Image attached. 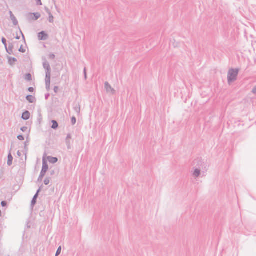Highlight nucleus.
I'll return each mask as SVG.
<instances>
[{
    "mask_svg": "<svg viewBox=\"0 0 256 256\" xmlns=\"http://www.w3.org/2000/svg\"><path fill=\"white\" fill-rule=\"evenodd\" d=\"M26 99L30 102L33 103L34 102L36 98L34 96L31 95H28L26 97Z\"/></svg>",
    "mask_w": 256,
    "mask_h": 256,
    "instance_id": "nucleus-18",
    "label": "nucleus"
},
{
    "mask_svg": "<svg viewBox=\"0 0 256 256\" xmlns=\"http://www.w3.org/2000/svg\"><path fill=\"white\" fill-rule=\"evenodd\" d=\"M238 73V70L231 68L229 70L228 74V84L234 82L237 78Z\"/></svg>",
    "mask_w": 256,
    "mask_h": 256,
    "instance_id": "nucleus-1",
    "label": "nucleus"
},
{
    "mask_svg": "<svg viewBox=\"0 0 256 256\" xmlns=\"http://www.w3.org/2000/svg\"><path fill=\"white\" fill-rule=\"evenodd\" d=\"M30 15L32 17L33 16L34 17V18H32V20H38L40 16V14L38 12L30 14Z\"/></svg>",
    "mask_w": 256,
    "mask_h": 256,
    "instance_id": "nucleus-17",
    "label": "nucleus"
},
{
    "mask_svg": "<svg viewBox=\"0 0 256 256\" xmlns=\"http://www.w3.org/2000/svg\"><path fill=\"white\" fill-rule=\"evenodd\" d=\"M58 89H59V88H58V86H55L54 87V92L56 93H58Z\"/></svg>",
    "mask_w": 256,
    "mask_h": 256,
    "instance_id": "nucleus-33",
    "label": "nucleus"
},
{
    "mask_svg": "<svg viewBox=\"0 0 256 256\" xmlns=\"http://www.w3.org/2000/svg\"><path fill=\"white\" fill-rule=\"evenodd\" d=\"M50 96V94H47L45 95V98L46 100H48V97Z\"/></svg>",
    "mask_w": 256,
    "mask_h": 256,
    "instance_id": "nucleus-40",
    "label": "nucleus"
},
{
    "mask_svg": "<svg viewBox=\"0 0 256 256\" xmlns=\"http://www.w3.org/2000/svg\"><path fill=\"white\" fill-rule=\"evenodd\" d=\"M30 118V112L26 110V112H24L22 114V118L24 120H28Z\"/></svg>",
    "mask_w": 256,
    "mask_h": 256,
    "instance_id": "nucleus-8",
    "label": "nucleus"
},
{
    "mask_svg": "<svg viewBox=\"0 0 256 256\" xmlns=\"http://www.w3.org/2000/svg\"><path fill=\"white\" fill-rule=\"evenodd\" d=\"M10 18L12 16H14V14H12V12H11V11H10Z\"/></svg>",
    "mask_w": 256,
    "mask_h": 256,
    "instance_id": "nucleus-41",
    "label": "nucleus"
},
{
    "mask_svg": "<svg viewBox=\"0 0 256 256\" xmlns=\"http://www.w3.org/2000/svg\"><path fill=\"white\" fill-rule=\"evenodd\" d=\"M13 48H14L13 44H10L8 45V48L6 46V49L7 52L8 54H13V50H12Z\"/></svg>",
    "mask_w": 256,
    "mask_h": 256,
    "instance_id": "nucleus-11",
    "label": "nucleus"
},
{
    "mask_svg": "<svg viewBox=\"0 0 256 256\" xmlns=\"http://www.w3.org/2000/svg\"><path fill=\"white\" fill-rule=\"evenodd\" d=\"M75 110L78 112L79 113L80 112V107H76L74 108Z\"/></svg>",
    "mask_w": 256,
    "mask_h": 256,
    "instance_id": "nucleus-38",
    "label": "nucleus"
},
{
    "mask_svg": "<svg viewBox=\"0 0 256 256\" xmlns=\"http://www.w3.org/2000/svg\"><path fill=\"white\" fill-rule=\"evenodd\" d=\"M25 80H28V81H30L32 80V75L30 74H28L26 75L25 76Z\"/></svg>",
    "mask_w": 256,
    "mask_h": 256,
    "instance_id": "nucleus-21",
    "label": "nucleus"
},
{
    "mask_svg": "<svg viewBox=\"0 0 256 256\" xmlns=\"http://www.w3.org/2000/svg\"><path fill=\"white\" fill-rule=\"evenodd\" d=\"M16 38L17 40H19L20 38V37L17 35L16 36Z\"/></svg>",
    "mask_w": 256,
    "mask_h": 256,
    "instance_id": "nucleus-45",
    "label": "nucleus"
},
{
    "mask_svg": "<svg viewBox=\"0 0 256 256\" xmlns=\"http://www.w3.org/2000/svg\"><path fill=\"white\" fill-rule=\"evenodd\" d=\"M28 90L30 92H32L34 91V88L32 87H30L28 88Z\"/></svg>",
    "mask_w": 256,
    "mask_h": 256,
    "instance_id": "nucleus-37",
    "label": "nucleus"
},
{
    "mask_svg": "<svg viewBox=\"0 0 256 256\" xmlns=\"http://www.w3.org/2000/svg\"><path fill=\"white\" fill-rule=\"evenodd\" d=\"M55 55L54 54H50L48 58L51 60H54L55 58Z\"/></svg>",
    "mask_w": 256,
    "mask_h": 256,
    "instance_id": "nucleus-28",
    "label": "nucleus"
},
{
    "mask_svg": "<svg viewBox=\"0 0 256 256\" xmlns=\"http://www.w3.org/2000/svg\"><path fill=\"white\" fill-rule=\"evenodd\" d=\"M20 33L22 34L23 38L24 40V36L22 32L20 30Z\"/></svg>",
    "mask_w": 256,
    "mask_h": 256,
    "instance_id": "nucleus-44",
    "label": "nucleus"
},
{
    "mask_svg": "<svg viewBox=\"0 0 256 256\" xmlns=\"http://www.w3.org/2000/svg\"><path fill=\"white\" fill-rule=\"evenodd\" d=\"M8 165L10 166L12 164L13 160V157L10 153L8 154Z\"/></svg>",
    "mask_w": 256,
    "mask_h": 256,
    "instance_id": "nucleus-16",
    "label": "nucleus"
},
{
    "mask_svg": "<svg viewBox=\"0 0 256 256\" xmlns=\"http://www.w3.org/2000/svg\"><path fill=\"white\" fill-rule=\"evenodd\" d=\"M48 168V166L46 161L44 160H43L42 170L40 173L42 174V175L45 176Z\"/></svg>",
    "mask_w": 256,
    "mask_h": 256,
    "instance_id": "nucleus-5",
    "label": "nucleus"
},
{
    "mask_svg": "<svg viewBox=\"0 0 256 256\" xmlns=\"http://www.w3.org/2000/svg\"><path fill=\"white\" fill-rule=\"evenodd\" d=\"M72 138V135L70 134H67L66 139V143L67 146L69 150L71 148L70 147V140Z\"/></svg>",
    "mask_w": 256,
    "mask_h": 256,
    "instance_id": "nucleus-7",
    "label": "nucleus"
},
{
    "mask_svg": "<svg viewBox=\"0 0 256 256\" xmlns=\"http://www.w3.org/2000/svg\"><path fill=\"white\" fill-rule=\"evenodd\" d=\"M50 174L51 175H53L54 174V170H52L50 171Z\"/></svg>",
    "mask_w": 256,
    "mask_h": 256,
    "instance_id": "nucleus-43",
    "label": "nucleus"
},
{
    "mask_svg": "<svg viewBox=\"0 0 256 256\" xmlns=\"http://www.w3.org/2000/svg\"><path fill=\"white\" fill-rule=\"evenodd\" d=\"M48 159L49 162L50 163H52V164H55L58 160V158H54V157H52V156H48Z\"/></svg>",
    "mask_w": 256,
    "mask_h": 256,
    "instance_id": "nucleus-15",
    "label": "nucleus"
},
{
    "mask_svg": "<svg viewBox=\"0 0 256 256\" xmlns=\"http://www.w3.org/2000/svg\"><path fill=\"white\" fill-rule=\"evenodd\" d=\"M38 38L40 40H45L48 38V36L45 32L42 31L38 34Z\"/></svg>",
    "mask_w": 256,
    "mask_h": 256,
    "instance_id": "nucleus-4",
    "label": "nucleus"
},
{
    "mask_svg": "<svg viewBox=\"0 0 256 256\" xmlns=\"http://www.w3.org/2000/svg\"><path fill=\"white\" fill-rule=\"evenodd\" d=\"M1 204L2 207H4L7 205V202L6 201H2Z\"/></svg>",
    "mask_w": 256,
    "mask_h": 256,
    "instance_id": "nucleus-32",
    "label": "nucleus"
},
{
    "mask_svg": "<svg viewBox=\"0 0 256 256\" xmlns=\"http://www.w3.org/2000/svg\"><path fill=\"white\" fill-rule=\"evenodd\" d=\"M50 72H46V84L50 83Z\"/></svg>",
    "mask_w": 256,
    "mask_h": 256,
    "instance_id": "nucleus-12",
    "label": "nucleus"
},
{
    "mask_svg": "<svg viewBox=\"0 0 256 256\" xmlns=\"http://www.w3.org/2000/svg\"><path fill=\"white\" fill-rule=\"evenodd\" d=\"M8 64L10 66L14 64L15 62H17V60L15 58L8 57Z\"/></svg>",
    "mask_w": 256,
    "mask_h": 256,
    "instance_id": "nucleus-13",
    "label": "nucleus"
},
{
    "mask_svg": "<svg viewBox=\"0 0 256 256\" xmlns=\"http://www.w3.org/2000/svg\"><path fill=\"white\" fill-rule=\"evenodd\" d=\"M18 138L20 140H24V137L22 135H19L18 136Z\"/></svg>",
    "mask_w": 256,
    "mask_h": 256,
    "instance_id": "nucleus-30",
    "label": "nucleus"
},
{
    "mask_svg": "<svg viewBox=\"0 0 256 256\" xmlns=\"http://www.w3.org/2000/svg\"><path fill=\"white\" fill-rule=\"evenodd\" d=\"M19 52H22V53H24L25 52H26V50H24L23 48H22V46H21L20 47V48H19L18 50Z\"/></svg>",
    "mask_w": 256,
    "mask_h": 256,
    "instance_id": "nucleus-29",
    "label": "nucleus"
},
{
    "mask_svg": "<svg viewBox=\"0 0 256 256\" xmlns=\"http://www.w3.org/2000/svg\"><path fill=\"white\" fill-rule=\"evenodd\" d=\"M44 184H46V185H48L50 184V179L49 178H46L44 180Z\"/></svg>",
    "mask_w": 256,
    "mask_h": 256,
    "instance_id": "nucleus-26",
    "label": "nucleus"
},
{
    "mask_svg": "<svg viewBox=\"0 0 256 256\" xmlns=\"http://www.w3.org/2000/svg\"><path fill=\"white\" fill-rule=\"evenodd\" d=\"M76 118L74 116L72 117V119H71L72 124L73 126L76 123Z\"/></svg>",
    "mask_w": 256,
    "mask_h": 256,
    "instance_id": "nucleus-22",
    "label": "nucleus"
},
{
    "mask_svg": "<svg viewBox=\"0 0 256 256\" xmlns=\"http://www.w3.org/2000/svg\"><path fill=\"white\" fill-rule=\"evenodd\" d=\"M52 124L51 126V128L54 130H56L58 126V122L55 120H52Z\"/></svg>",
    "mask_w": 256,
    "mask_h": 256,
    "instance_id": "nucleus-19",
    "label": "nucleus"
},
{
    "mask_svg": "<svg viewBox=\"0 0 256 256\" xmlns=\"http://www.w3.org/2000/svg\"><path fill=\"white\" fill-rule=\"evenodd\" d=\"M40 190V188L38 190L31 202V204L34 206L36 204V200L38 196V193Z\"/></svg>",
    "mask_w": 256,
    "mask_h": 256,
    "instance_id": "nucleus-9",
    "label": "nucleus"
},
{
    "mask_svg": "<svg viewBox=\"0 0 256 256\" xmlns=\"http://www.w3.org/2000/svg\"><path fill=\"white\" fill-rule=\"evenodd\" d=\"M17 154H18V156H21V153H20V151H18V152H17Z\"/></svg>",
    "mask_w": 256,
    "mask_h": 256,
    "instance_id": "nucleus-42",
    "label": "nucleus"
},
{
    "mask_svg": "<svg viewBox=\"0 0 256 256\" xmlns=\"http://www.w3.org/2000/svg\"><path fill=\"white\" fill-rule=\"evenodd\" d=\"M43 66H44V68H45L46 70V72H51V68H50V65L49 63L46 60H45L43 62Z\"/></svg>",
    "mask_w": 256,
    "mask_h": 256,
    "instance_id": "nucleus-10",
    "label": "nucleus"
},
{
    "mask_svg": "<svg viewBox=\"0 0 256 256\" xmlns=\"http://www.w3.org/2000/svg\"><path fill=\"white\" fill-rule=\"evenodd\" d=\"M1 215H2V212H1V210H0V216H1Z\"/></svg>",
    "mask_w": 256,
    "mask_h": 256,
    "instance_id": "nucleus-46",
    "label": "nucleus"
},
{
    "mask_svg": "<svg viewBox=\"0 0 256 256\" xmlns=\"http://www.w3.org/2000/svg\"><path fill=\"white\" fill-rule=\"evenodd\" d=\"M193 165L195 166L194 168H200V169H202L204 164L201 158H198L194 160Z\"/></svg>",
    "mask_w": 256,
    "mask_h": 256,
    "instance_id": "nucleus-2",
    "label": "nucleus"
},
{
    "mask_svg": "<svg viewBox=\"0 0 256 256\" xmlns=\"http://www.w3.org/2000/svg\"><path fill=\"white\" fill-rule=\"evenodd\" d=\"M2 41L4 45V46L5 48H6L7 44H6V40L4 38H2Z\"/></svg>",
    "mask_w": 256,
    "mask_h": 256,
    "instance_id": "nucleus-24",
    "label": "nucleus"
},
{
    "mask_svg": "<svg viewBox=\"0 0 256 256\" xmlns=\"http://www.w3.org/2000/svg\"><path fill=\"white\" fill-rule=\"evenodd\" d=\"M44 176H42V174H40V176H39V177L38 178V180L40 181V180H42V179L44 177Z\"/></svg>",
    "mask_w": 256,
    "mask_h": 256,
    "instance_id": "nucleus-35",
    "label": "nucleus"
},
{
    "mask_svg": "<svg viewBox=\"0 0 256 256\" xmlns=\"http://www.w3.org/2000/svg\"><path fill=\"white\" fill-rule=\"evenodd\" d=\"M84 78H85V79H86L87 77H86V68H84Z\"/></svg>",
    "mask_w": 256,
    "mask_h": 256,
    "instance_id": "nucleus-39",
    "label": "nucleus"
},
{
    "mask_svg": "<svg viewBox=\"0 0 256 256\" xmlns=\"http://www.w3.org/2000/svg\"><path fill=\"white\" fill-rule=\"evenodd\" d=\"M46 12H48V14L49 15L48 21L52 23L54 22V16L52 15V14H51L50 10L48 8H46Z\"/></svg>",
    "mask_w": 256,
    "mask_h": 256,
    "instance_id": "nucleus-14",
    "label": "nucleus"
},
{
    "mask_svg": "<svg viewBox=\"0 0 256 256\" xmlns=\"http://www.w3.org/2000/svg\"><path fill=\"white\" fill-rule=\"evenodd\" d=\"M62 250V247L60 246L58 249L57 250V251L56 254V256H58L61 252Z\"/></svg>",
    "mask_w": 256,
    "mask_h": 256,
    "instance_id": "nucleus-25",
    "label": "nucleus"
},
{
    "mask_svg": "<svg viewBox=\"0 0 256 256\" xmlns=\"http://www.w3.org/2000/svg\"><path fill=\"white\" fill-rule=\"evenodd\" d=\"M252 92V94H256V86L253 88Z\"/></svg>",
    "mask_w": 256,
    "mask_h": 256,
    "instance_id": "nucleus-36",
    "label": "nucleus"
},
{
    "mask_svg": "<svg viewBox=\"0 0 256 256\" xmlns=\"http://www.w3.org/2000/svg\"><path fill=\"white\" fill-rule=\"evenodd\" d=\"M28 130V128L26 126H23L21 128L20 130L22 132H26Z\"/></svg>",
    "mask_w": 256,
    "mask_h": 256,
    "instance_id": "nucleus-34",
    "label": "nucleus"
},
{
    "mask_svg": "<svg viewBox=\"0 0 256 256\" xmlns=\"http://www.w3.org/2000/svg\"><path fill=\"white\" fill-rule=\"evenodd\" d=\"M200 171L201 169H200V168H194L192 176L194 178H198L200 174Z\"/></svg>",
    "mask_w": 256,
    "mask_h": 256,
    "instance_id": "nucleus-6",
    "label": "nucleus"
},
{
    "mask_svg": "<svg viewBox=\"0 0 256 256\" xmlns=\"http://www.w3.org/2000/svg\"><path fill=\"white\" fill-rule=\"evenodd\" d=\"M29 144V142L27 140L26 142H24V150L26 151V152H27L28 150V148H27V146Z\"/></svg>",
    "mask_w": 256,
    "mask_h": 256,
    "instance_id": "nucleus-23",
    "label": "nucleus"
},
{
    "mask_svg": "<svg viewBox=\"0 0 256 256\" xmlns=\"http://www.w3.org/2000/svg\"><path fill=\"white\" fill-rule=\"evenodd\" d=\"M104 88L107 92L110 93L112 94H114L116 92V90L113 88L110 84L106 82L104 83Z\"/></svg>",
    "mask_w": 256,
    "mask_h": 256,
    "instance_id": "nucleus-3",
    "label": "nucleus"
},
{
    "mask_svg": "<svg viewBox=\"0 0 256 256\" xmlns=\"http://www.w3.org/2000/svg\"><path fill=\"white\" fill-rule=\"evenodd\" d=\"M50 83H46V89L48 91H49L50 90Z\"/></svg>",
    "mask_w": 256,
    "mask_h": 256,
    "instance_id": "nucleus-27",
    "label": "nucleus"
},
{
    "mask_svg": "<svg viewBox=\"0 0 256 256\" xmlns=\"http://www.w3.org/2000/svg\"><path fill=\"white\" fill-rule=\"evenodd\" d=\"M10 19L12 20L14 26H16L18 24V21L14 16H11Z\"/></svg>",
    "mask_w": 256,
    "mask_h": 256,
    "instance_id": "nucleus-20",
    "label": "nucleus"
},
{
    "mask_svg": "<svg viewBox=\"0 0 256 256\" xmlns=\"http://www.w3.org/2000/svg\"><path fill=\"white\" fill-rule=\"evenodd\" d=\"M36 3L38 6H42V2H41V0H36Z\"/></svg>",
    "mask_w": 256,
    "mask_h": 256,
    "instance_id": "nucleus-31",
    "label": "nucleus"
}]
</instances>
